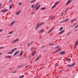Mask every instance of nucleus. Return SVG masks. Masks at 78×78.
<instances>
[{
  "instance_id": "nucleus-1",
  "label": "nucleus",
  "mask_w": 78,
  "mask_h": 78,
  "mask_svg": "<svg viewBox=\"0 0 78 78\" xmlns=\"http://www.w3.org/2000/svg\"><path fill=\"white\" fill-rule=\"evenodd\" d=\"M75 64V62H74L73 64L71 65H68V66L69 67H72Z\"/></svg>"
},
{
  "instance_id": "nucleus-2",
  "label": "nucleus",
  "mask_w": 78,
  "mask_h": 78,
  "mask_svg": "<svg viewBox=\"0 0 78 78\" xmlns=\"http://www.w3.org/2000/svg\"><path fill=\"white\" fill-rule=\"evenodd\" d=\"M23 54V50L21 51V52L20 54L18 55V56H17V57L18 56H20V57H21L22 56V55Z\"/></svg>"
},
{
  "instance_id": "nucleus-3",
  "label": "nucleus",
  "mask_w": 78,
  "mask_h": 78,
  "mask_svg": "<svg viewBox=\"0 0 78 78\" xmlns=\"http://www.w3.org/2000/svg\"><path fill=\"white\" fill-rule=\"evenodd\" d=\"M8 11V9H5L4 10H2V12H6Z\"/></svg>"
},
{
  "instance_id": "nucleus-4",
  "label": "nucleus",
  "mask_w": 78,
  "mask_h": 78,
  "mask_svg": "<svg viewBox=\"0 0 78 78\" xmlns=\"http://www.w3.org/2000/svg\"><path fill=\"white\" fill-rule=\"evenodd\" d=\"M40 57H41V55H39L38 57L35 60V61H38L40 58Z\"/></svg>"
},
{
  "instance_id": "nucleus-5",
  "label": "nucleus",
  "mask_w": 78,
  "mask_h": 78,
  "mask_svg": "<svg viewBox=\"0 0 78 78\" xmlns=\"http://www.w3.org/2000/svg\"><path fill=\"white\" fill-rule=\"evenodd\" d=\"M72 1H73V0H72L71 1L70 0H69L67 4H66V5H69V3H71V2H72Z\"/></svg>"
},
{
  "instance_id": "nucleus-6",
  "label": "nucleus",
  "mask_w": 78,
  "mask_h": 78,
  "mask_svg": "<svg viewBox=\"0 0 78 78\" xmlns=\"http://www.w3.org/2000/svg\"><path fill=\"white\" fill-rule=\"evenodd\" d=\"M19 39H17L13 41H12L13 43H15V42H17V41H19Z\"/></svg>"
},
{
  "instance_id": "nucleus-7",
  "label": "nucleus",
  "mask_w": 78,
  "mask_h": 78,
  "mask_svg": "<svg viewBox=\"0 0 78 78\" xmlns=\"http://www.w3.org/2000/svg\"><path fill=\"white\" fill-rule=\"evenodd\" d=\"M16 49H17V48H15L12 49L11 51V53L12 54V53H13V52H14V50H16Z\"/></svg>"
},
{
  "instance_id": "nucleus-8",
  "label": "nucleus",
  "mask_w": 78,
  "mask_h": 78,
  "mask_svg": "<svg viewBox=\"0 0 78 78\" xmlns=\"http://www.w3.org/2000/svg\"><path fill=\"white\" fill-rule=\"evenodd\" d=\"M5 58H11V55H7V56H5Z\"/></svg>"
},
{
  "instance_id": "nucleus-9",
  "label": "nucleus",
  "mask_w": 78,
  "mask_h": 78,
  "mask_svg": "<svg viewBox=\"0 0 78 78\" xmlns=\"http://www.w3.org/2000/svg\"><path fill=\"white\" fill-rule=\"evenodd\" d=\"M64 30H63L62 31L60 32L58 34H62V33H64Z\"/></svg>"
},
{
  "instance_id": "nucleus-10",
  "label": "nucleus",
  "mask_w": 78,
  "mask_h": 78,
  "mask_svg": "<svg viewBox=\"0 0 78 78\" xmlns=\"http://www.w3.org/2000/svg\"><path fill=\"white\" fill-rule=\"evenodd\" d=\"M20 12H21V11L19 10L18 12L16 13V15H19V14H20Z\"/></svg>"
},
{
  "instance_id": "nucleus-11",
  "label": "nucleus",
  "mask_w": 78,
  "mask_h": 78,
  "mask_svg": "<svg viewBox=\"0 0 78 78\" xmlns=\"http://www.w3.org/2000/svg\"><path fill=\"white\" fill-rule=\"evenodd\" d=\"M49 18H51V20H53V19H54V18H55V17L53 16H49Z\"/></svg>"
},
{
  "instance_id": "nucleus-12",
  "label": "nucleus",
  "mask_w": 78,
  "mask_h": 78,
  "mask_svg": "<svg viewBox=\"0 0 78 78\" xmlns=\"http://www.w3.org/2000/svg\"><path fill=\"white\" fill-rule=\"evenodd\" d=\"M65 52L64 51H61L60 52V54L61 55H64V54H65Z\"/></svg>"
},
{
  "instance_id": "nucleus-13",
  "label": "nucleus",
  "mask_w": 78,
  "mask_h": 78,
  "mask_svg": "<svg viewBox=\"0 0 78 78\" xmlns=\"http://www.w3.org/2000/svg\"><path fill=\"white\" fill-rule=\"evenodd\" d=\"M19 51H17L16 52H15V53L13 54V56H14L15 55H16L17 54H18V53H19Z\"/></svg>"
},
{
  "instance_id": "nucleus-14",
  "label": "nucleus",
  "mask_w": 78,
  "mask_h": 78,
  "mask_svg": "<svg viewBox=\"0 0 78 78\" xmlns=\"http://www.w3.org/2000/svg\"><path fill=\"white\" fill-rule=\"evenodd\" d=\"M53 29H54V27L53 28H51V29L48 31V33H50V32H51Z\"/></svg>"
},
{
  "instance_id": "nucleus-15",
  "label": "nucleus",
  "mask_w": 78,
  "mask_h": 78,
  "mask_svg": "<svg viewBox=\"0 0 78 78\" xmlns=\"http://www.w3.org/2000/svg\"><path fill=\"white\" fill-rule=\"evenodd\" d=\"M61 50V49H58L57 50H56L55 51V52H59V51H60Z\"/></svg>"
},
{
  "instance_id": "nucleus-16",
  "label": "nucleus",
  "mask_w": 78,
  "mask_h": 78,
  "mask_svg": "<svg viewBox=\"0 0 78 78\" xmlns=\"http://www.w3.org/2000/svg\"><path fill=\"white\" fill-rule=\"evenodd\" d=\"M35 48L34 47H32L30 49L31 51H33V50H34Z\"/></svg>"
},
{
  "instance_id": "nucleus-17",
  "label": "nucleus",
  "mask_w": 78,
  "mask_h": 78,
  "mask_svg": "<svg viewBox=\"0 0 78 78\" xmlns=\"http://www.w3.org/2000/svg\"><path fill=\"white\" fill-rule=\"evenodd\" d=\"M69 18L68 19L66 20H64L63 21H62L61 22V23H62L63 22H66V21H67V20H69Z\"/></svg>"
},
{
  "instance_id": "nucleus-18",
  "label": "nucleus",
  "mask_w": 78,
  "mask_h": 78,
  "mask_svg": "<svg viewBox=\"0 0 78 78\" xmlns=\"http://www.w3.org/2000/svg\"><path fill=\"white\" fill-rule=\"evenodd\" d=\"M44 31V29H42L41 30L40 32V33H43Z\"/></svg>"
},
{
  "instance_id": "nucleus-19",
  "label": "nucleus",
  "mask_w": 78,
  "mask_h": 78,
  "mask_svg": "<svg viewBox=\"0 0 78 78\" xmlns=\"http://www.w3.org/2000/svg\"><path fill=\"white\" fill-rule=\"evenodd\" d=\"M36 51H35L34 52V53H33L32 54V56H34V55H36Z\"/></svg>"
},
{
  "instance_id": "nucleus-20",
  "label": "nucleus",
  "mask_w": 78,
  "mask_h": 78,
  "mask_svg": "<svg viewBox=\"0 0 78 78\" xmlns=\"http://www.w3.org/2000/svg\"><path fill=\"white\" fill-rule=\"evenodd\" d=\"M75 20H75V19L73 20H72L71 21V23H73V22H75Z\"/></svg>"
},
{
  "instance_id": "nucleus-21",
  "label": "nucleus",
  "mask_w": 78,
  "mask_h": 78,
  "mask_svg": "<svg viewBox=\"0 0 78 78\" xmlns=\"http://www.w3.org/2000/svg\"><path fill=\"white\" fill-rule=\"evenodd\" d=\"M78 41H77L75 43V45H76H76H78Z\"/></svg>"
},
{
  "instance_id": "nucleus-22",
  "label": "nucleus",
  "mask_w": 78,
  "mask_h": 78,
  "mask_svg": "<svg viewBox=\"0 0 78 78\" xmlns=\"http://www.w3.org/2000/svg\"><path fill=\"white\" fill-rule=\"evenodd\" d=\"M40 5H39L38 6V7L36 8V10H37L38 9H39V8L40 7Z\"/></svg>"
},
{
  "instance_id": "nucleus-23",
  "label": "nucleus",
  "mask_w": 78,
  "mask_h": 78,
  "mask_svg": "<svg viewBox=\"0 0 78 78\" xmlns=\"http://www.w3.org/2000/svg\"><path fill=\"white\" fill-rule=\"evenodd\" d=\"M24 76H25L23 75H22L19 78H23V77H24Z\"/></svg>"
},
{
  "instance_id": "nucleus-24",
  "label": "nucleus",
  "mask_w": 78,
  "mask_h": 78,
  "mask_svg": "<svg viewBox=\"0 0 78 78\" xmlns=\"http://www.w3.org/2000/svg\"><path fill=\"white\" fill-rule=\"evenodd\" d=\"M15 22H16L15 21H13L12 22L11 24V26L12 25H13V24H14V23H15Z\"/></svg>"
},
{
  "instance_id": "nucleus-25",
  "label": "nucleus",
  "mask_w": 78,
  "mask_h": 78,
  "mask_svg": "<svg viewBox=\"0 0 78 78\" xmlns=\"http://www.w3.org/2000/svg\"><path fill=\"white\" fill-rule=\"evenodd\" d=\"M12 6H13V4H12L10 6H9L10 9L12 8Z\"/></svg>"
},
{
  "instance_id": "nucleus-26",
  "label": "nucleus",
  "mask_w": 78,
  "mask_h": 78,
  "mask_svg": "<svg viewBox=\"0 0 78 78\" xmlns=\"http://www.w3.org/2000/svg\"><path fill=\"white\" fill-rule=\"evenodd\" d=\"M54 43H51L49 44V45L51 46V45H54Z\"/></svg>"
},
{
  "instance_id": "nucleus-27",
  "label": "nucleus",
  "mask_w": 78,
  "mask_h": 78,
  "mask_svg": "<svg viewBox=\"0 0 78 78\" xmlns=\"http://www.w3.org/2000/svg\"><path fill=\"white\" fill-rule=\"evenodd\" d=\"M46 9V8L45 7H43L42 8H41V10H43V9Z\"/></svg>"
},
{
  "instance_id": "nucleus-28",
  "label": "nucleus",
  "mask_w": 78,
  "mask_h": 78,
  "mask_svg": "<svg viewBox=\"0 0 78 78\" xmlns=\"http://www.w3.org/2000/svg\"><path fill=\"white\" fill-rule=\"evenodd\" d=\"M62 29H63V27H62L61 28H60L59 30V31H61V30H62Z\"/></svg>"
},
{
  "instance_id": "nucleus-29",
  "label": "nucleus",
  "mask_w": 78,
  "mask_h": 78,
  "mask_svg": "<svg viewBox=\"0 0 78 78\" xmlns=\"http://www.w3.org/2000/svg\"><path fill=\"white\" fill-rule=\"evenodd\" d=\"M70 33H71V32H69L66 35V36H69Z\"/></svg>"
},
{
  "instance_id": "nucleus-30",
  "label": "nucleus",
  "mask_w": 78,
  "mask_h": 78,
  "mask_svg": "<svg viewBox=\"0 0 78 78\" xmlns=\"http://www.w3.org/2000/svg\"><path fill=\"white\" fill-rule=\"evenodd\" d=\"M69 7H68L66 10V11H65V12H67V11H68V10H69Z\"/></svg>"
},
{
  "instance_id": "nucleus-31",
  "label": "nucleus",
  "mask_w": 78,
  "mask_h": 78,
  "mask_svg": "<svg viewBox=\"0 0 78 78\" xmlns=\"http://www.w3.org/2000/svg\"><path fill=\"white\" fill-rule=\"evenodd\" d=\"M13 31L10 32L9 33V34H12V33H13Z\"/></svg>"
},
{
  "instance_id": "nucleus-32",
  "label": "nucleus",
  "mask_w": 78,
  "mask_h": 78,
  "mask_svg": "<svg viewBox=\"0 0 78 78\" xmlns=\"http://www.w3.org/2000/svg\"><path fill=\"white\" fill-rule=\"evenodd\" d=\"M59 1L55 3V4L54 5L56 6V5H57V4H58V3H59Z\"/></svg>"
},
{
  "instance_id": "nucleus-33",
  "label": "nucleus",
  "mask_w": 78,
  "mask_h": 78,
  "mask_svg": "<svg viewBox=\"0 0 78 78\" xmlns=\"http://www.w3.org/2000/svg\"><path fill=\"white\" fill-rule=\"evenodd\" d=\"M44 22H42V23H41V24H40V26H41V25H43V24H44Z\"/></svg>"
},
{
  "instance_id": "nucleus-34",
  "label": "nucleus",
  "mask_w": 78,
  "mask_h": 78,
  "mask_svg": "<svg viewBox=\"0 0 78 78\" xmlns=\"http://www.w3.org/2000/svg\"><path fill=\"white\" fill-rule=\"evenodd\" d=\"M30 67V65H27V66H26L25 67V68H27V67Z\"/></svg>"
},
{
  "instance_id": "nucleus-35",
  "label": "nucleus",
  "mask_w": 78,
  "mask_h": 78,
  "mask_svg": "<svg viewBox=\"0 0 78 78\" xmlns=\"http://www.w3.org/2000/svg\"><path fill=\"white\" fill-rule=\"evenodd\" d=\"M59 45H58V46L56 47L55 48V49H57V48H59Z\"/></svg>"
},
{
  "instance_id": "nucleus-36",
  "label": "nucleus",
  "mask_w": 78,
  "mask_h": 78,
  "mask_svg": "<svg viewBox=\"0 0 78 78\" xmlns=\"http://www.w3.org/2000/svg\"><path fill=\"white\" fill-rule=\"evenodd\" d=\"M22 65L19 66H18L17 67V68H19V67H22Z\"/></svg>"
},
{
  "instance_id": "nucleus-37",
  "label": "nucleus",
  "mask_w": 78,
  "mask_h": 78,
  "mask_svg": "<svg viewBox=\"0 0 78 78\" xmlns=\"http://www.w3.org/2000/svg\"><path fill=\"white\" fill-rule=\"evenodd\" d=\"M37 5H38V4H37L35 6V8H36L37 7Z\"/></svg>"
},
{
  "instance_id": "nucleus-38",
  "label": "nucleus",
  "mask_w": 78,
  "mask_h": 78,
  "mask_svg": "<svg viewBox=\"0 0 78 78\" xmlns=\"http://www.w3.org/2000/svg\"><path fill=\"white\" fill-rule=\"evenodd\" d=\"M56 6L55 5H54L52 7H51V9H53V8L55 7Z\"/></svg>"
},
{
  "instance_id": "nucleus-39",
  "label": "nucleus",
  "mask_w": 78,
  "mask_h": 78,
  "mask_svg": "<svg viewBox=\"0 0 78 78\" xmlns=\"http://www.w3.org/2000/svg\"><path fill=\"white\" fill-rule=\"evenodd\" d=\"M1 48H2V49H3V48H4V47H0V49Z\"/></svg>"
},
{
  "instance_id": "nucleus-40",
  "label": "nucleus",
  "mask_w": 78,
  "mask_h": 78,
  "mask_svg": "<svg viewBox=\"0 0 78 78\" xmlns=\"http://www.w3.org/2000/svg\"><path fill=\"white\" fill-rule=\"evenodd\" d=\"M8 54H12V53H11V52H9L7 53Z\"/></svg>"
},
{
  "instance_id": "nucleus-41",
  "label": "nucleus",
  "mask_w": 78,
  "mask_h": 78,
  "mask_svg": "<svg viewBox=\"0 0 78 78\" xmlns=\"http://www.w3.org/2000/svg\"><path fill=\"white\" fill-rule=\"evenodd\" d=\"M78 27V25H77L76 27H75V28H76Z\"/></svg>"
},
{
  "instance_id": "nucleus-42",
  "label": "nucleus",
  "mask_w": 78,
  "mask_h": 78,
  "mask_svg": "<svg viewBox=\"0 0 78 78\" xmlns=\"http://www.w3.org/2000/svg\"><path fill=\"white\" fill-rule=\"evenodd\" d=\"M38 26H37V27L36 28H35V30H37V28H38Z\"/></svg>"
},
{
  "instance_id": "nucleus-43",
  "label": "nucleus",
  "mask_w": 78,
  "mask_h": 78,
  "mask_svg": "<svg viewBox=\"0 0 78 78\" xmlns=\"http://www.w3.org/2000/svg\"><path fill=\"white\" fill-rule=\"evenodd\" d=\"M34 13V12H32L31 13V14H33Z\"/></svg>"
},
{
  "instance_id": "nucleus-44",
  "label": "nucleus",
  "mask_w": 78,
  "mask_h": 78,
  "mask_svg": "<svg viewBox=\"0 0 78 78\" xmlns=\"http://www.w3.org/2000/svg\"><path fill=\"white\" fill-rule=\"evenodd\" d=\"M22 3L21 2H20L19 3V5H21Z\"/></svg>"
},
{
  "instance_id": "nucleus-45",
  "label": "nucleus",
  "mask_w": 78,
  "mask_h": 78,
  "mask_svg": "<svg viewBox=\"0 0 78 78\" xmlns=\"http://www.w3.org/2000/svg\"><path fill=\"white\" fill-rule=\"evenodd\" d=\"M45 45L43 46H42L41 47V48H44V47H45Z\"/></svg>"
},
{
  "instance_id": "nucleus-46",
  "label": "nucleus",
  "mask_w": 78,
  "mask_h": 78,
  "mask_svg": "<svg viewBox=\"0 0 78 78\" xmlns=\"http://www.w3.org/2000/svg\"><path fill=\"white\" fill-rule=\"evenodd\" d=\"M33 2H34V1H32V2H30V3H33Z\"/></svg>"
},
{
  "instance_id": "nucleus-47",
  "label": "nucleus",
  "mask_w": 78,
  "mask_h": 78,
  "mask_svg": "<svg viewBox=\"0 0 78 78\" xmlns=\"http://www.w3.org/2000/svg\"><path fill=\"white\" fill-rule=\"evenodd\" d=\"M3 31L2 30H0V32H2Z\"/></svg>"
},
{
  "instance_id": "nucleus-48",
  "label": "nucleus",
  "mask_w": 78,
  "mask_h": 78,
  "mask_svg": "<svg viewBox=\"0 0 78 78\" xmlns=\"http://www.w3.org/2000/svg\"><path fill=\"white\" fill-rule=\"evenodd\" d=\"M34 5H32L31 8H33V7H34Z\"/></svg>"
},
{
  "instance_id": "nucleus-49",
  "label": "nucleus",
  "mask_w": 78,
  "mask_h": 78,
  "mask_svg": "<svg viewBox=\"0 0 78 78\" xmlns=\"http://www.w3.org/2000/svg\"><path fill=\"white\" fill-rule=\"evenodd\" d=\"M76 25V23L74 25H73V27H74Z\"/></svg>"
},
{
  "instance_id": "nucleus-50",
  "label": "nucleus",
  "mask_w": 78,
  "mask_h": 78,
  "mask_svg": "<svg viewBox=\"0 0 78 78\" xmlns=\"http://www.w3.org/2000/svg\"><path fill=\"white\" fill-rule=\"evenodd\" d=\"M76 45H75V47H73V48H74V49L76 48Z\"/></svg>"
},
{
  "instance_id": "nucleus-51",
  "label": "nucleus",
  "mask_w": 78,
  "mask_h": 78,
  "mask_svg": "<svg viewBox=\"0 0 78 78\" xmlns=\"http://www.w3.org/2000/svg\"><path fill=\"white\" fill-rule=\"evenodd\" d=\"M56 66H57V67H58L59 65L58 64H56Z\"/></svg>"
},
{
  "instance_id": "nucleus-52",
  "label": "nucleus",
  "mask_w": 78,
  "mask_h": 78,
  "mask_svg": "<svg viewBox=\"0 0 78 78\" xmlns=\"http://www.w3.org/2000/svg\"><path fill=\"white\" fill-rule=\"evenodd\" d=\"M39 23H38L37 25V27H39Z\"/></svg>"
},
{
  "instance_id": "nucleus-53",
  "label": "nucleus",
  "mask_w": 78,
  "mask_h": 78,
  "mask_svg": "<svg viewBox=\"0 0 78 78\" xmlns=\"http://www.w3.org/2000/svg\"><path fill=\"white\" fill-rule=\"evenodd\" d=\"M30 45V43L28 44H27V46H29V45Z\"/></svg>"
},
{
  "instance_id": "nucleus-54",
  "label": "nucleus",
  "mask_w": 78,
  "mask_h": 78,
  "mask_svg": "<svg viewBox=\"0 0 78 78\" xmlns=\"http://www.w3.org/2000/svg\"><path fill=\"white\" fill-rule=\"evenodd\" d=\"M63 14H64V13H62L61 16V17H62V16L63 15Z\"/></svg>"
},
{
  "instance_id": "nucleus-55",
  "label": "nucleus",
  "mask_w": 78,
  "mask_h": 78,
  "mask_svg": "<svg viewBox=\"0 0 78 78\" xmlns=\"http://www.w3.org/2000/svg\"><path fill=\"white\" fill-rule=\"evenodd\" d=\"M11 1H12V0H10L9 2V3H10V2H11Z\"/></svg>"
},
{
  "instance_id": "nucleus-56",
  "label": "nucleus",
  "mask_w": 78,
  "mask_h": 78,
  "mask_svg": "<svg viewBox=\"0 0 78 78\" xmlns=\"http://www.w3.org/2000/svg\"><path fill=\"white\" fill-rule=\"evenodd\" d=\"M77 31V30H74V32H76Z\"/></svg>"
},
{
  "instance_id": "nucleus-57",
  "label": "nucleus",
  "mask_w": 78,
  "mask_h": 78,
  "mask_svg": "<svg viewBox=\"0 0 78 78\" xmlns=\"http://www.w3.org/2000/svg\"><path fill=\"white\" fill-rule=\"evenodd\" d=\"M16 72H17V71H16L15 72H13V73H16Z\"/></svg>"
},
{
  "instance_id": "nucleus-58",
  "label": "nucleus",
  "mask_w": 78,
  "mask_h": 78,
  "mask_svg": "<svg viewBox=\"0 0 78 78\" xmlns=\"http://www.w3.org/2000/svg\"><path fill=\"white\" fill-rule=\"evenodd\" d=\"M68 60H69V61H70V58H69L68 59Z\"/></svg>"
},
{
  "instance_id": "nucleus-59",
  "label": "nucleus",
  "mask_w": 78,
  "mask_h": 78,
  "mask_svg": "<svg viewBox=\"0 0 78 78\" xmlns=\"http://www.w3.org/2000/svg\"><path fill=\"white\" fill-rule=\"evenodd\" d=\"M2 55V53H0V55Z\"/></svg>"
},
{
  "instance_id": "nucleus-60",
  "label": "nucleus",
  "mask_w": 78,
  "mask_h": 78,
  "mask_svg": "<svg viewBox=\"0 0 78 78\" xmlns=\"http://www.w3.org/2000/svg\"><path fill=\"white\" fill-rule=\"evenodd\" d=\"M9 36H10L9 35L7 36V37H9Z\"/></svg>"
},
{
  "instance_id": "nucleus-61",
  "label": "nucleus",
  "mask_w": 78,
  "mask_h": 78,
  "mask_svg": "<svg viewBox=\"0 0 78 78\" xmlns=\"http://www.w3.org/2000/svg\"><path fill=\"white\" fill-rule=\"evenodd\" d=\"M33 42H31L30 43V44H33Z\"/></svg>"
},
{
  "instance_id": "nucleus-62",
  "label": "nucleus",
  "mask_w": 78,
  "mask_h": 78,
  "mask_svg": "<svg viewBox=\"0 0 78 78\" xmlns=\"http://www.w3.org/2000/svg\"><path fill=\"white\" fill-rule=\"evenodd\" d=\"M44 53H45V52H46V51L45 50L44 51Z\"/></svg>"
},
{
  "instance_id": "nucleus-63",
  "label": "nucleus",
  "mask_w": 78,
  "mask_h": 78,
  "mask_svg": "<svg viewBox=\"0 0 78 78\" xmlns=\"http://www.w3.org/2000/svg\"><path fill=\"white\" fill-rule=\"evenodd\" d=\"M36 0H34V2L36 1Z\"/></svg>"
},
{
  "instance_id": "nucleus-64",
  "label": "nucleus",
  "mask_w": 78,
  "mask_h": 78,
  "mask_svg": "<svg viewBox=\"0 0 78 78\" xmlns=\"http://www.w3.org/2000/svg\"><path fill=\"white\" fill-rule=\"evenodd\" d=\"M20 45H22V44H20Z\"/></svg>"
}]
</instances>
